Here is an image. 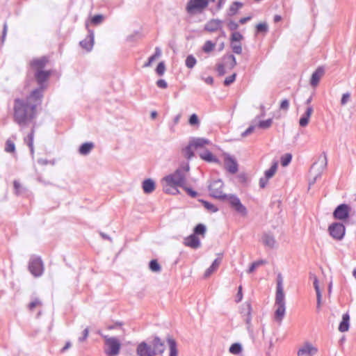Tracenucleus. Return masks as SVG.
Segmentation results:
<instances>
[{
  "mask_svg": "<svg viewBox=\"0 0 356 356\" xmlns=\"http://www.w3.org/2000/svg\"><path fill=\"white\" fill-rule=\"evenodd\" d=\"M43 95L41 89H35L26 98H17L13 104V120L19 126L24 127L33 120L37 115V107L42 103Z\"/></svg>",
  "mask_w": 356,
  "mask_h": 356,
  "instance_id": "obj_1",
  "label": "nucleus"
},
{
  "mask_svg": "<svg viewBox=\"0 0 356 356\" xmlns=\"http://www.w3.org/2000/svg\"><path fill=\"white\" fill-rule=\"evenodd\" d=\"M189 165L186 164L177 169L174 173L165 177L163 181L170 186L184 187L186 183V172L189 171Z\"/></svg>",
  "mask_w": 356,
  "mask_h": 356,
  "instance_id": "obj_2",
  "label": "nucleus"
},
{
  "mask_svg": "<svg viewBox=\"0 0 356 356\" xmlns=\"http://www.w3.org/2000/svg\"><path fill=\"white\" fill-rule=\"evenodd\" d=\"M29 270L35 277H39L44 273V264L40 257L32 256L29 262Z\"/></svg>",
  "mask_w": 356,
  "mask_h": 356,
  "instance_id": "obj_3",
  "label": "nucleus"
},
{
  "mask_svg": "<svg viewBox=\"0 0 356 356\" xmlns=\"http://www.w3.org/2000/svg\"><path fill=\"white\" fill-rule=\"evenodd\" d=\"M275 306V320L279 323L282 322L286 313L285 295L276 296Z\"/></svg>",
  "mask_w": 356,
  "mask_h": 356,
  "instance_id": "obj_4",
  "label": "nucleus"
},
{
  "mask_svg": "<svg viewBox=\"0 0 356 356\" xmlns=\"http://www.w3.org/2000/svg\"><path fill=\"white\" fill-rule=\"evenodd\" d=\"M223 182L220 179L213 181L209 186L211 196L221 200H225L227 195L222 192Z\"/></svg>",
  "mask_w": 356,
  "mask_h": 356,
  "instance_id": "obj_5",
  "label": "nucleus"
},
{
  "mask_svg": "<svg viewBox=\"0 0 356 356\" xmlns=\"http://www.w3.org/2000/svg\"><path fill=\"white\" fill-rule=\"evenodd\" d=\"M227 200L230 207L237 213L242 216H245L247 214V209L246 207L241 202L240 199L235 195H227V197L225 199Z\"/></svg>",
  "mask_w": 356,
  "mask_h": 356,
  "instance_id": "obj_6",
  "label": "nucleus"
},
{
  "mask_svg": "<svg viewBox=\"0 0 356 356\" xmlns=\"http://www.w3.org/2000/svg\"><path fill=\"white\" fill-rule=\"evenodd\" d=\"M330 236L336 240H341L346 232L345 226L341 222H333L328 227Z\"/></svg>",
  "mask_w": 356,
  "mask_h": 356,
  "instance_id": "obj_7",
  "label": "nucleus"
},
{
  "mask_svg": "<svg viewBox=\"0 0 356 356\" xmlns=\"http://www.w3.org/2000/svg\"><path fill=\"white\" fill-rule=\"evenodd\" d=\"M209 5V0H189L186 5V10L188 13L195 11H202Z\"/></svg>",
  "mask_w": 356,
  "mask_h": 356,
  "instance_id": "obj_8",
  "label": "nucleus"
},
{
  "mask_svg": "<svg viewBox=\"0 0 356 356\" xmlns=\"http://www.w3.org/2000/svg\"><path fill=\"white\" fill-rule=\"evenodd\" d=\"M351 207L346 204H341L336 207L333 212L335 219L344 220L349 217Z\"/></svg>",
  "mask_w": 356,
  "mask_h": 356,
  "instance_id": "obj_9",
  "label": "nucleus"
},
{
  "mask_svg": "<svg viewBox=\"0 0 356 356\" xmlns=\"http://www.w3.org/2000/svg\"><path fill=\"white\" fill-rule=\"evenodd\" d=\"M252 306L251 304L248 302H245L241 307V314L244 318V321L247 324V329L250 333L252 332V330L251 328L252 323Z\"/></svg>",
  "mask_w": 356,
  "mask_h": 356,
  "instance_id": "obj_10",
  "label": "nucleus"
},
{
  "mask_svg": "<svg viewBox=\"0 0 356 356\" xmlns=\"http://www.w3.org/2000/svg\"><path fill=\"white\" fill-rule=\"evenodd\" d=\"M106 345L108 347V349L106 350L108 355L116 356L118 355L120 349V343L118 339L115 337L106 339Z\"/></svg>",
  "mask_w": 356,
  "mask_h": 356,
  "instance_id": "obj_11",
  "label": "nucleus"
},
{
  "mask_svg": "<svg viewBox=\"0 0 356 356\" xmlns=\"http://www.w3.org/2000/svg\"><path fill=\"white\" fill-rule=\"evenodd\" d=\"M51 75V72L47 70H37L35 72L34 76L36 79L37 83L39 85V88L37 89H41V93L43 95V90L45 88L44 83L47 81Z\"/></svg>",
  "mask_w": 356,
  "mask_h": 356,
  "instance_id": "obj_12",
  "label": "nucleus"
},
{
  "mask_svg": "<svg viewBox=\"0 0 356 356\" xmlns=\"http://www.w3.org/2000/svg\"><path fill=\"white\" fill-rule=\"evenodd\" d=\"M86 28L88 29V34L85 39L80 41L79 44L83 49L89 52L92 49L94 45L95 34L92 30L88 29V24H86Z\"/></svg>",
  "mask_w": 356,
  "mask_h": 356,
  "instance_id": "obj_13",
  "label": "nucleus"
},
{
  "mask_svg": "<svg viewBox=\"0 0 356 356\" xmlns=\"http://www.w3.org/2000/svg\"><path fill=\"white\" fill-rule=\"evenodd\" d=\"M136 353L138 356H155L152 345H149L145 341L138 345Z\"/></svg>",
  "mask_w": 356,
  "mask_h": 356,
  "instance_id": "obj_14",
  "label": "nucleus"
},
{
  "mask_svg": "<svg viewBox=\"0 0 356 356\" xmlns=\"http://www.w3.org/2000/svg\"><path fill=\"white\" fill-rule=\"evenodd\" d=\"M225 167L226 170L232 173L235 174L238 171V164L236 160L229 154H225Z\"/></svg>",
  "mask_w": 356,
  "mask_h": 356,
  "instance_id": "obj_15",
  "label": "nucleus"
},
{
  "mask_svg": "<svg viewBox=\"0 0 356 356\" xmlns=\"http://www.w3.org/2000/svg\"><path fill=\"white\" fill-rule=\"evenodd\" d=\"M318 350L309 343H305L298 351V356H314Z\"/></svg>",
  "mask_w": 356,
  "mask_h": 356,
  "instance_id": "obj_16",
  "label": "nucleus"
},
{
  "mask_svg": "<svg viewBox=\"0 0 356 356\" xmlns=\"http://www.w3.org/2000/svg\"><path fill=\"white\" fill-rule=\"evenodd\" d=\"M184 244L185 246L191 248L193 249H197L201 246L200 238L195 234H191L186 237L184 240Z\"/></svg>",
  "mask_w": 356,
  "mask_h": 356,
  "instance_id": "obj_17",
  "label": "nucleus"
},
{
  "mask_svg": "<svg viewBox=\"0 0 356 356\" xmlns=\"http://www.w3.org/2000/svg\"><path fill=\"white\" fill-rule=\"evenodd\" d=\"M325 74V68L323 66H319L317 67V69L313 72L312 74L311 80H310V84L313 87H316L321 77Z\"/></svg>",
  "mask_w": 356,
  "mask_h": 356,
  "instance_id": "obj_18",
  "label": "nucleus"
},
{
  "mask_svg": "<svg viewBox=\"0 0 356 356\" xmlns=\"http://www.w3.org/2000/svg\"><path fill=\"white\" fill-rule=\"evenodd\" d=\"M152 346L153 351L155 353V356L157 355H162L165 350L164 343L161 340L159 337H155L152 341Z\"/></svg>",
  "mask_w": 356,
  "mask_h": 356,
  "instance_id": "obj_19",
  "label": "nucleus"
},
{
  "mask_svg": "<svg viewBox=\"0 0 356 356\" xmlns=\"http://www.w3.org/2000/svg\"><path fill=\"white\" fill-rule=\"evenodd\" d=\"M48 62V59L45 56H42L39 58H35L32 60L30 63L31 67L34 69L35 71L37 70H43L44 67L47 65Z\"/></svg>",
  "mask_w": 356,
  "mask_h": 356,
  "instance_id": "obj_20",
  "label": "nucleus"
},
{
  "mask_svg": "<svg viewBox=\"0 0 356 356\" xmlns=\"http://www.w3.org/2000/svg\"><path fill=\"white\" fill-rule=\"evenodd\" d=\"M262 243L267 248L273 249L276 245V241L274 236L270 233H264L261 236Z\"/></svg>",
  "mask_w": 356,
  "mask_h": 356,
  "instance_id": "obj_21",
  "label": "nucleus"
},
{
  "mask_svg": "<svg viewBox=\"0 0 356 356\" xmlns=\"http://www.w3.org/2000/svg\"><path fill=\"white\" fill-rule=\"evenodd\" d=\"M221 24V20L218 19H213L205 24L204 29L209 32H214L220 28Z\"/></svg>",
  "mask_w": 356,
  "mask_h": 356,
  "instance_id": "obj_22",
  "label": "nucleus"
},
{
  "mask_svg": "<svg viewBox=\"0 0 356 356\" xmlns=\"http://www.w3.org/2000/svg\"><path fill=\"white\" fill-rule=\"evenodd\" d=\"M199 156L204 161L209 163H218L219 160L210 151L206 149L199 153Z\"/></svg>",
  "mask_w": 356,
  "mask_h": 356,
  "instance_id": "obj_23",
  "label": "nucleus"
},
{
  "mask_svg": "<svg viewBox=\"0 0 356 356\" xmlns=\"http://www.w3.org/2000/svg\"><path fill=\"white\" fill-rule=\"evenodd\" d=\"M312 113H313V108H312V106H309L307 108L305 113L300 118L299 124L300 127H305L308 124V123L309 122V118H310Z\"/></svg>",
  "mask_w": 356,
  "mask_h": 356,
  "instance_id": "obj_24",
  "label": "nucleus"
},
{
  "mask_svg": "<svg viewBox=\"0 0 356 356\" xmlns=\"http://www.w3.org/2000/svg\"><path fill=\"white\" fill-rule=\"evenodd\" d=\"M142 188L145 193H152L156 188L155 182L152 179H146L142 183Z\"/></svg>",
  "mask_w": 356,
  "mask_h": 356,
  "instance_id": "obj_25",
  "label": "nucleus"
},
{
  "mask_svg": "<svg viewBox=\"0 0 356 356\" xmlns=\"http://www.w3.org/2000/svg\"><path fill=\"white\" fill-rule=\"evenodd\" d=\"M223 63L229 69H232L236 65V58L233 54H226L222 57Z\"/></svg>",
  "mask_w": 356,
  "mask_h": 356,
  "instance_id": "obj_26",
  "label": "nucleus"
},
{
  "mask_svg": "<svg viewBox=\"0 0 356 356\" xmlns=\"http://www.w3.org/2000/svg\"><path fill=\"white\" fill-rule=\"evenodd\" d=\"M350 316L348 313L343 314L342 321L339 323V330L341 332H345L349 329Z\"/></svg>",
  "mask_w": 356,
  "mask_h": 356,
  "instance_id": "obj_27",
  "label": "nucleus"
},
{
  "mask_svg": "<svg viewBox=\"0 0 356 356\" xmlns=\"http://www.w3.org/2000/svg\"><path fill=\"white\" fill-rule=\"evenodd\" d=\"M94 147V143L92 142H87L83 143L79 149V152L81 155H88Z\"/></svg>",
  "mask_w": 356,
  "mask_h": 356,
  "instance_id": "obj_28",
  "label": "nucleus"
},
{
  "mask_svg": "<svg viewBox=\"0 0 356 356\" xmlns=\"http://www.w3.org/2000/svg\"><path fill=\"white\" fill-rule=\"evenodd\" d=\"M221 259L220 258H216L212 263V264L210 266L209 268H208L205 273H204V277H209L215 270H217L220 264L221 263Z\"/></svg>",
  "mask_w": 356,
  "mask_h": 356,
  "instance_id": "obj_29",
  "label": "nucleus"
},
{
  "mask_svg": "<svg viewBox=\"0 0 356 356\" xmlns=\"http://www.w3.org/2000/svg\"><path fill=\"white\" fill-rule=\"evenodd\" d=\"M194 149H195L189 142L188 145L182 149L181 152L185 158H186L188 160H190L194 156Z\"/></svg>",
  "mask_w": 356,
  "mask_h": 356,
  "instance_id": "obj_30",
  "label": "nucleus"
},
{
  "mask_svg": "<svg viewBox=\"0 0 356 356\" xmlns=\"http://www.w3.org/2000/svg\"><path fill=\"white\" fill-rule=\"evenodd\" d=\"M190 143L193 145L194 148L197 149L199 147H202L206 145H209V140L203 138H197L190 140Z\"/></svg>",
  "mask_w": 356,
  "mask_h": 356,
  "instance_id": "obj_31",
  "label": "nucleus"
},
{
  "mask_svg": "<svg viewBox=\"0 0 356 356\" xmlns=\"http://www.w3.org/2000/svg\"><path fill=\"white\" fill-rule=\"evenodd\" d=\"M243 6V4L241 2H238V1H234V3H232L228 10H227V15L229 16H233L234 15H236L238 12V10L242 8Z\"/></svg>",
  "mask_w": 356,
  "mask_h": 356,
  "instance_id": "obj_32",
  "label": "nucleus"
},
{
  "mask_svg": "<svg viewBox=\"0 0 356 356\" xmlns=\"http://www.w3.org/2000/svg\"><path fill=\"white\" fill-rule=\"evenodd\" d=\"M161 55V51L159 47H156L155 48V52L154 54L151 56L149 58H148V60L147 62H146L144 65H143V67H150L152 63L155 61L159 57H160Z\"/></svg>",
  "mask_w": 356,
  "mask_h": 356,
  "instance_id": "obj_33",
  "label": "nucleus"
},
{
  "mask_svg": "<svg viewBox=\"0 0 356 356\" xmlns=\"http://www.w3.org/2000/svg\"><path fill=\"white\" fill-rule=\"evenodd\" d=\"M167 341L169 346V356H177L178 350L175 340L172 338H168Z\"/></svg>",
  "mask_w": 356,
  "mask_h": 356,
  "instance_id": "obj_34",
  "label": "nucleus"
},
{
  "mask_svg": "<svg viewBox=\"0 0 356 356\" xmlns=\"http://www.w3.org/2000/svg\"><path fill=\"white\" fill-rule=\"evenodd\" d=\"M275 295L276 296L284 295L283 285H282V277L280 274L278 275V276H277Z\"/></svg>",
  "mask_w": 356,
  "mask_h": 356,
  "instance_id": "obj_35",
  "label": "nucleus"
},
{
  "mask_svg": "<svg viewBox=\"0 0 356 356\" xmlns=\"http://www.w3.org/2000/svg\"><path fill=\"white\" fill-rule=\"evenodd\" d=\"M277 169V163L275 162V163H273V164L271 165V167L268 170L265 171V172H264L265 177H267L268 179H270L271 177H273V175L276 172Z\"/></svg>",
  "mask_w": 356,
  "mask_h": 356,
  "instance_id": "obj_36",
  "label": "nucleus"
},
{
  "mask_svg": "<svg viewBox=\"0 0 356 356\" xmlns=\"http://www.w3.org/2000/svg\"><path fill=\"white\" fill-rule=\"evenodd\" d=\"M149 268L152 272H160L161 267L156 259H152L149 264Z\"/></svg>",
  "mask_w": 356,
  "mask_h": 356,
  "instance_id": "obj_37",
  "label": "nucleus"
},
{
  "mask_svg": "<svg viewBox=\"0 0 356 356\" xmlns=\"http://www.w3.org/2000/svg\"><path fill=\"white\" fill-rule=\"evenodd\" d=\"M256 31L257 33L266 34L268 31V26L267 23H259L256 26Z\"/></svg>",
  "mask_w": 356,
  "mask_h": 356,
  "instance_id": "obj_38",
  "label": "nucleus"
},
{
  "mask_svg": "<svg viewBox=\"0 0 356 356\" xmlns=\"http://www.w3.org/2000/svg\"><path fill=\"white\" fill-rule=\"evenodd\" d=\"M206 232V227L203 224H198L197 225L194 229H193V234H195V236L197 235H202L204 236Z\"/></svg>",
  "mask_w": 356,
  "mask_h": 356,
  "instance_id": "obj_39",
  "label": "nucleus"
},
{
  "mask_svg": "<svg viewBox=\"0 0 356 356\" xmlns=\"http://www.w3.org/2000/svg\"><path fill=\"white\" fill-rule=\"evenodd\" d=\"M229 350L233 355H238L242 351V346L238 343H234L231 345Z\"/></svg>",
  "mask_w": 356,
  "mask_h": 356,
  "instance_id": "obj_40",
  "label": "nucleus"
},
{
  "mask_svg": "<svg viewBox=\"0 0 356 356\" xmlns=\"http://www.w3.org/2000/svg\"><path fill=\"white\" fill-rule=\"evenodd\" d=\"M163 191L165 193L172 194V195H175L179 193V191L177 188V186H170L168 185V184H165V183L163 185Z\"/></svg>",
  "mask_w": 356,
  "mask_h": 356,
  "instance_id": "obj_41",
  "label": "nucleus"
},
{
  "mask_svg": "<svg viewBox=\"0 0 356 356\" xmlns=\"http://www.w3.org/2000/svg\"><path fill=\"white\" fill-rule=\"evenodd\" d=\"M196 58L193 55H189L186 57L185 63L188 68L192 69L196 64Z\"/></svg>",
  "mask_w": 356,
  "mask_h": 356,
  "instance_id": "obj_42",
  "label": "nucleus"
},
{
  "mask_svg": "<svg viewBox=\"0 0 356 356\" xmlns=\"http://www.w3.org/2000/svg\"><path fill=\"white\" fill-rule=\"evenodd\" d=\"M5 151L8 153L15 152V145L13 140L8 139L6 142Z\"/></svg>",
  "mask_w": 356,
  "mask_h": 356,
  "instance_id": "obj_43",
  "label": "nucleus"
},
{
  "mask_svg": "<svg viewBox=\"0 0 356 356\" xmlns=\"http://www.w3.org/2000/svg\"><path fill=\"white\" fill-rule=\"evenodd\" d=\"M200 201L202 203L205 209H207L209 211L212 213L218 211V209L214 204L203 200Z\"/></svg>",
  "mask_w": 356,
  "mask_h": 356,
  "instance_id": "obj_44",
  "label": "nucleus"
},
{
  "mask_svg": "<svg viewBox=\"0 0 356 356\" xmlns=\"http://www.w3.org/2000/svg\"><path fill=\"white\" fill-rule=\"evenodd\" d=\"M215 47V43H213V42H211V40H207L203 47H202V50L205 53H209L211 52V51H213V49H214Z\"/></svg>",
  "mask_w": 356,
  "mask_h": 356,
  "instance_id": "obj_45",
  "label": "nucleus"
},
{
  "mask_svg": "<svg viewBox=\"0 0 356 356\" xmlns=\"http://www.w3.org/2000/svg\"><path fill=\"white\" fill-rule=\"evenodd\" d=\"M272 123H273V120L270 118V119H268L266 120L260 121L259 122L258 127L261 129H266L269 128L272 125Z\"/></svg>",
  "mask_w": 356,
  "mask_h": 356,
  "instance_id": "obj_46",
  "label": "nucleus"
},
{
  "mask_svg": "<svg viewBox=\"0 0 356 356\" xmlns=\"http://www.w3.org/2000/svg\"><path fill=\"white\" fill-rule=\"evenodd\" d=\"M292 156L291 154H286L281 158V164L282 166H287L291 161Z\"/></svg>",
  "mask_w": 356,
  "mask_h": 356,
  "instance_id": "obj_47",
  "label": "nucleus"
},
{
  "mask_svg": "<svg viewBox=\"0 0 356 356\" xmlns=\"http://www.w3.org/2000/svg\"><path fill=\"white\" fill-rule=\"evenodd\" d=\"M243 36L241 33L235 31V32L232 33V34L231 35L230 40H231V42H239L241 40H243Z\"/></svg>",
  "mask_w": 356,
  "mask_h": 356,
  "instance_id": "obj_48",
  "label": "nucleus"
},
{
  "mask_svg": "<svg viewBox=\"0 0 356 356\" xmlns=\"http://www.w3.org/2000/svg\"><path fill=\"white\" fill-rule=\"evenodd\" d=\"M231 48L232 51L236 54H241L242 53V46L241 43L231 42Z\"/></svg>",
  "mask_w": 356,
  "mask_h": 356,
  "instance_id": "obj_49",
  "label": "nucleus"
},
{
  "mask_svg": "<svg viewBox=\"0 0 356 356\" xmlns=\"http://www.w3.org/2000/svg\"><path fill=\"white\" fill-rule=\"evenodd\" d=\"M165 71V65L163 62H160L156 68V72L159 76H163L164 72Z\"/></svg>",
  "mask_w": 356,
  "mask_h": 356,
  "instance_id": "obj_50",
  "label": "nucleus"
},
{
  "mask_svg": "<svg viewBox=\"0 0 356 356\" xmlns=\"http://www.w3.org/2000/svg\"><path fill=\"white\" fill-rule=\"evenodd\" d=\"M34 132V128H33L30 134H29L27 137L24 139L27 145H32L33 144Z\"/></svg>",
  "mask_w": 356,
  "mask_h": 356,
  "instance_id": "obj_51",
  "label": "nucleus"
},
{
  "mask_svg": "<svg viewBox=\"0 0 356 356\" xmlns=\"http://www.w3.org/2000/svg\"><path fill=\"white\" fill-rule=\"evenodd\" d=\"M42 305V302L38 298L33 300L28 305L30 310H33L35 307Z\"/></svg>",
  "mask_w": 356,
  "mask_h": 356,
  "instance_id": "obj_52",
  "label": "nucleus"
},
{
  "mask_svg": "<svg viewBox=\"0 0 356 356\" xmlns=\"http://www.w3.org/2000/svg\"><path fill=\"white\" fill-rule=\"evenodd\" d=\"M103 19H104L103 15H96L92 17L91 22L93 24L97 25V24H99L100 23H102V22L103 21Z\"/></svg>",
  "mask_w": 356,
  "mask_h": 356,
  "instance_id": "obj_53",
  "label": "nucleus"
},
{
  "mask_svg": "<svg viewBox=\"0 0 356 356\" xmlns=\"http://www.w3.org/2000/svg\"><path fill=\"white\" fill-rule=\"evenodd\" d=\"M289 108V101L286 99H283L280 105V109L286 112Z\"/></svg>",
  "mask_w": 356,
  "mask_h": 356,
  "instance_id": "obj_54",
  "label": "nucleus"
},
{
  "mask_svg": "<svg viewBox=\"0 0 356 356\" xmlns=\"http://www.w3.org/2000/svg\"><path fill=\"white\" fill-rule=\"evenodd\" d=\"M226 65L224 63H218L216 65V70L220 76H222L226 73L225 71Z\"/></svg>",
  "mask_w": 356,
  "mask_h": 356,
  "instance_id": "obj_55",
  "label": "nucleus"
},
{
  "mask_svg": "<svg viewBox=\"0 0 356 356\" xmlns=\"http://www.w3.org/2000/svg\"><path fill=\"white\" fill-rule=\"evenodd\" d=\"M236 76V74H233L231 76L226 77L224 81V85L227 86L232 84L235 81Z\"/></svg>",
  "mask_w": 356,
  "mask_h": 356,
  "instance_id": "obj_56",
  "label": "nucleus"
},
{
  "mask_svg": "<svg viewBox=\"0 0 356 356\" xmlns=\"http://www.w3.org/2000/svg\"><path fill=\"white\" fill-rule=\"evenodd\" d=\"M13 186H14V189H15V193L17 195L21 194L22 190V186L20 184V183L18 181L15 180L13 182Z\"/></svg>",
  "mask_w": 356,
  "mask_h": 356,
  "instance_id": "obj_57",
  "label": "nucleus"
},
{
  "mask_svg": "<svg viewBox=\"0 0 356 356\" xmlns=\"http://www.w3.org/2000/svg\"><path fill=\"white\" fill-rule=\"evenodd\" d=\"M350 99V92H346L343 94L341 99V104L342 106L346 105Z\"/></svg>",
  "mask_w": 356,
  "mask_h": 356,
  "instance_id": "obj_58",
  "label": "nucleus"
},
{
  "mask_svg": "<svg viewBox=\"0 0 356 356\" xmlns=\"http://www.w3.org/2000/svg\"><path fill=\"white\" fill-rule=\"evenodd\" d=\"M188 122L191 125L198 124L199 120H198L197 115L195 113L192 114L189 118Z\"/></svg>",
  "mask_w": 356,
  "mask_h": 356,
  "instance_id": "obj_59",
  "label": "nucleus"
},
{
  "mask_svg": "<svg viewBox=\"0 0 356 356\" xmlns=\"http://www.w3.org/2000/svg\"><path fill=\"white\" fill-rule=\"evenodd\" d=\"M182 188L186 191V192L188 193V195H190L191 197H197V193L196 191H193L192 188H188V187L186 186L185 185Z\"/></svg>",
  "mask_w": 356,
  "mask_h": 356,
  "instance_id": "obj_60",
  "label": "nucleus"
},
{
  "mask_svg": "<svg viewBox=\"0 0 356 356\" xmlns=\"http://www.w3.org/2000/svg\"><path fill=\"white\" fill-rule=\"evenodd\" d=\"M254 129H255L254 126H253V125L250 126L245 131H244L241 134V136L244 138V137L249 136L254 131Z\"/></svg>",
  "mask_w": 356,
  "mask_h": 356,
  "instance_id": "obj_61",
  "label": "nucleus"
},
{
  "mask_svg": "<svg viewBox=\"0 0 356 356\" xmlns=\"http://www.w3.org/2000/svg\"><path fill=\"white\" fill-rule=\"evenodd\" d=\"M88 333H89V330L88 327H86V329L83 330V333H82V337H80L79 338V342H83L88 337Z\"/></svg>",
  "mask_w": 356,
  "mask_h": 356,
  "instance_id": "obj_62",
  "label": "nucleus"
},
{
  "mask_svg": "<svg viewBox=\"0 0 356 356\" xmlns=\"http://www.w3.org/2000/svg\"><path fill=\"white\" fill-rule=\"evenodd\" d=\"M227 26L231 31H236L238 28V24L234 21H229L227 24Z\"/></svg>",
  "mask_w": 356,
  "mask_h": 356,
  "instance_id": "obj_63",
  "label": "nucleus"
},
{
  "mask_svg": "<svg viewBox=\"0 0 356 356\" xmlns=\"http://www.w3.org/2000/svg\"><path fill=\"white\" fill-rule=\"evenodd\" d=\"M156 86L160 88H166L168 83L164 79H159L156 81Z\"/></svg>",
  "mask_w": 356,
  "mask_h": 356,
  "instance_id": "obj_64",
  "label": "nucleus"
}]
</instances>
